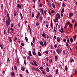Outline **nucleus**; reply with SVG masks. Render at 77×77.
<instances>
[{
  "label": "nucleus",
  "instance_id": "44",
  "mask_svg": "<svg viewBox=\"0 0 77 77\" xmlns=\"http://www.w3.org/2000/svg\"><path fill=\"white\" fill-rule=\"evenodd\" d=\"M74 21H75V20L74 19H73L72 20V23H74Z\"/></svg>",
  "mask_w": 77,
  "mask_h": 77
},
{
  "label": "nucleus",
  "instance_id": "53",
  "mask_svg": "<svg viewBox=\"0 0 77 77\" xmlns=\"http://www.w3.org/2000/svg\"><path fill=\"white\" fill-rule=\"evenodd\" d=\"M35 67H32V70H35Z\"/></svg>",
  "mask_w": 77,
  "mask_h": 77
},
{
  "label": "nucleus",
  "instance_id": "60",
  "mask_svg": "<svg viewBox=\"0 0 77 77\" xmlns=\"http://www.w3.org/2000/svg\"><path fill=\"white\" fill-rule=\"evenodd\" d=\"M51 12V13H52V14L54 13V11L52 10Z\"/></svg>",
  "mask_w": 77,
  "mask_h": 77
},
{
  "label": "nucleus",
  "instance_id": "64",
  "mask_svg": "<svg viewBox=\"0 0 77 77\" xmlns=\"http://www.w3.org/2000/svg\"><path fill=\"white\" fill-rule=\"evenodd\" d=\"M75 73L77 75V71L76 70H75Z\"/></svg>",
  "mask_w": 77,
  "mask_h": 77
},
{
  "label": "nucleus",
  "instance_id": "12",
  "mask_svg": "<svg viewBox=\"0 0 77 77\" xmlns=\"http://www.w3.org/2000/svg\"><path fill=\"white\" fill-rule=\"evenodd\" d=\"M39 18L40 20H43V17H42V16H40Z\"/></svg>",
  "mask_w": 77,
  "mask_h": 77
},
{
  "label": "nucleus",
  "instance_id": "33",
  "mask_svg": "<svg viewBox=\"0 0 77 77\" xmlns=\"http://www.w3.org/2000/svg\"><path fill=\"white\" fill-rule=\"evenodd\" d=\"M0 47H1V49L2 50H3V45H2L1 44L0 45Z\"/></svg>",
  "mask_w": 77,
  "mask_h": 77
},
{
  "label": "nucleus",
  "instance_id": "17",
  "mask_svg": "<svg viewBox=\"0 0 77 77\" xmlns=\"http://www.w3.org/2000/svg\"><path fill=\"white\" fill-rule=\"evenodd\" d=\"M17 7L19 8H21V5L20 4H18V5H17Z\"/></svg>",
  "mask_w": 77,
  "mask_h": 77
},
{
  "label": "nucleus",
  "instance_id": "42",
  "mask_svg": "<svg viewBox=\"0 0 77 77\" xmlns=\"http://www.w3.org/2000/svg\"><path fill=\"white\" fill-rule=\"evenodd\" d=\"M66 46H67V47H68L69 45H68V43L66 42Z\"/></svg>",
  "mask_w": 77,
  "mask_h": 77
},
{
  "label": "nucleus",
  "instance_id": "62",
  "mask_svg": "<svg viewBox=\"0 0 77 77\" xmlns=\"http://www.w3.org/2000/svg\"><path fill=\"white\" fill-rule=\"evenodd\" d=\"M7 61L8 63V61H10L9 58H8V60H7Z\"/></svg>",
  "mask_w": 77,
  "mask_h": 77
},
{
  "label": "nucleus",
  "instance_id": "9",
  "mask_svg": "<svg viewBox=\"0 0 77 77\" xmlns=\"http://www.w3.org/2000/svg\"><path fill=\"white\" fill-rule=\"evenodd\" d=\"M76 36H77V35H75L73 36V39L74 41H75V39H76Z\"/></svg>",
  "mask_w": 77,
  "mask_h": 77
},
{
  "label": "nucleus",
  "instance_id": "14",
  "mask_svg": "<svg viewBox=\"0 0 77 77\" xmlns=\"http://www.w3.org/2000/svg\"><path fill=\"white\" fill-rule=\"evenodd\" d=\"M11 75H13V76H14L15 75V74L14 73V72H12L11 73Z\"/></svg>",
  "mask_w": 77,
  "mask_h": 77
},
{
  "label": "nucleus",
  "instance_id": "24",
  "mask_svg": "<svg viewBox=\"0 0 77 77\" xmlns=\"http://www.w3.org/2000/svg\"><path fill=\"white\" fill-rule=\"evenodd\" d=\"M41 71H42V73L43 74H45V71H44L42 70H41Z\"/></svg>",
  "mask_w": 77,
  "mask_h": 77
},
{
  "label": "nucleus",
  "instance_id": "57",
  "mask_svg": "<svg viewBox=\"0 0 77 77\" xmlns=\"http://www.w3.org/2000/svg\"><path fill=\"white\" fill-rule=\"evenodd\" d=\"M34 64L35 65V66H38V64H37L35 63Z\"/></svg>",
  "mask_w": 77,
  "mask_h": 77
},
{
  "label": "nucleus",
  "instance_id": "40",
  "mask_svg": "<svg viewBox=\"0 0 77 77\" xmlns=\"http://www.w3.org/2000/svg\"><path fill=\"white\" fill-rule=\"evenodd\" d=\"M10 26L11 27H14V24H11L10 25Z\"/></svg>",
  "mask_w": 77,
  "mask_h": 77
},
{
  "label": "nucleus",
  "instance_id": "4",
  "mask_svg": "<svg viewBox=\"0 0 77 77\" xmlns=\"http://www.w3.org/2000/svg\"><path fill=\"white\" fill-rule=\"evenodd\" d=\"M40 45H42V46H44V43L42 41H41L40 42Z\"/></svg>",
  "mask_w": 77,
  "mask_h": 77
},
{
  "label": "nucleus",
  "instance_id": "43",
  "mask_svg": "<svg viewBox=\"0 0 77 77\" xmlns=\"http://www.w3.org/2000/svg\"><path fill=\"white\" fill-rule=\"evenodd\" d=\"M33 62L34 63V64L36 63V61H35V60H33Z\"/></svg>",
  "mask_w": 77,
  "mask_h": 77
},
{
  "label": "nucleus",
  "instance_id": "47",
  "mask_svg": "<svg viewBox=\"0 0 77 77\" xmlns=\"http://www.w3.org/2000/svg\"><path fill=\"white\" fill-rule=\"evenodd\" d=\"M21 45L22 46H24V43H21Z\"/></svg>",
  "mask_w": 77,
  "mask_h": 77
},
{
  "label": "nucleus",
  "instance_id": "41",
  "mask_svg": "<svg viewBox=\"0 0 77 77\" xmlns=\"http://www.w3.org/2000/svg\"><path fill=\"white\" fill-rule=\"evenodd\" d=\"M74 61V60H73V59L71 60V61H70V62L71 63H72V62H73Z\"/></svg>",
  "mask_w": 77,
  "mask_h": 77
},
{
  "label": "nucleus",
  "instance_id": "34",
  "mask_svg": "<svg viewBox=\"0 0 77 77\" xmlns=\"http://www.w3.org/2000/svg\"><path fill=\"white\" fill-rule=\"evenodd\" d=\"M44 13L45 15H47V12H46V11H44Z\"/></svg>",
  "mask_w": 77,
  "mask_h": 77
},
{
  "label": "nucleus",
  "instance_id": "2",
  "mask_svg": "<svg viewBox=\"0 0 77 77\" xmlns=\"http://www.w3.org/2000/svg\"><path fill=\"white\" fill-rule=\"evenodd\" d=\"M56 51L57 52L58 54H60V53H61V51L59 49H57Z\"/></svg>",
  "mask_w": 77,
  "mask_h": 77
},
{
  "label": "nucleus",
  "instance_id": "51",
  "mask_svg": "<svg viewBox=\"0 0 77 77\" xmlns=\"http://www.w3.org/2000/svg\"><path fill=\"white\" fill-rule=\"evenodd\" d=\"M48 5L49 7H51V4L50 3H48Z\"/></svg>",
  "mask_w": 77,
  "mask_h": 77
},
{
  "label": "nucleus",
  "instance_id": "38",
  "mask_svg": "<svg viewBox=\"0 0 77 77\" xmlns=\"http://www.w3.org/2000/svg\"><path fill=\"white\" fill-rule=\"evenodd\" d=\"M48 51H45V53L46 54H48Z\"/></svg>",
  "mask_w": 77,
  "mask_h": 77
},
{
  "label": "nucleus",
  "instance_id": "13",
  "mask_svg": "<svg viewBox=\"0 0 77 77\" xmlns=\"http://www.w3.org/2000/svg\"><path fill=\"white\" fill-rule=\"evenodd\" d=\"M65 69L66 71H67V70H68V67L67 66H65Z\"/></svg>",
  "mask_w": 77,
  "mask_h": 77
},
{
  "label": "nucleus",
  "instance_id": "8",
  "mask_svg": "<svg viewBox=\"0 0 77 77\" xmlns=\"http://www.w3.org/2000/svg\"><path fill=\"white\" fill-rule=\"evenodd\" d=\"M21 69L22 71H23L24 72L25 70V68L23 67H22L21 68Z\"/></svg>",
  "mask_w": 77,
  "mask_h": 77
},
{
  "label": "nucleus",
  "instance_id": "48",
  "mask_svg": "<svg viewBox=\"0 0 77 77\" xmlns=\"http://www.w3.org/2000/svg\"><path fill=\"white\" fill-rule=\"evenodd\" d=\"M76 26H77V23L75 24V25H74L75 28V27H76Z\"/></svg>",
  "mask_w": 77,
  "mask_h": 77
},
{
  "label": "nucleus",
  "instance_id": "54",
  "mask_svg": "<svg viewBox=\"0 0 77 77\" xmlns=\"http://www.w3.org/2000/svg\"><path fill=\"white\" fill-rule=\"evenodd\" d=\"M42 4H40L39 5L40 7H42Z\"/></svg>",
  "mask_w": 77,
  "mask_h": 77
},
{
  "label": "nucleus",
  "instance_id": "20",
  "mask_svg": "<svg viewBox=\"0 0 77 77\" xmlns=\"http://www.w3.org/2000/svg\"><path fill=\"white\" fill-rule=\"evenodd\" d=\"M52 5L53 6V8H56V7H55V5H54V4L53 3Z\"/></svg>",
  "mask_w": 77,
  "mask_h": 77
},
{
  "label": "nucleus",
  "instance_id": "45",
  "mask_svg": "<svg viewBox=\"0 0 77 77\" xmlns=\"http://www.w3.org/2000/svg\"><path fill=\"white\" fill-rule=\"evenodd\" d=\"M6 33V30H4V35H5Z\"/></svg>",
  "mask_w": 77,
  "mask_h": 77
},
{
  "label": "nucleus",
  "instance_id": "59",
  "mask_svg": "<svg viewBox=\"0 0 77 77\" xmlns=\"http://www.w3.org/2000/svg\"><path fill=\"white\" fill-rule=\"evenodd\" d=\"M19 75L21 77H23V75H21V74H20Z\"/></svg>",
  "mask_w": 77,
  "mask_h": 77
},
{
  "label": "nucleus",
  "instance_id": "6",
  "mask_svg": "<svg viewBox=\"0 0 77 77\" xmlns=\"http://www.w3.org/2000/svg\"><path fill=\"white\" fill-rule=\"evenodd\" d=\"M57 21H58V17H57V16L55 18V22H57Z\"/></svg>",
  "mask_w": 77,
  "mask_h": 77
},
{
  "label": "nucleus",
  "instance_id": "30",
  "mask_svg": "<svg viewBox=\"0 0 77 77\" xmlns=\"http://www.w3.org/2000/svg\"><path fill=\"white\" fill-rule=\"evenodd\" d=\"M51 49H54V48H53V46L52 45H51Z\"/></svg>",
  "mask_w": 77,
  "mask_h": 77
},
{
  "label": "nucleus",
  "instance_id": "19",
  "mask_svg": "<svg viewBox=\"0 0 77 77\" xmlns=\"http://www.w3.org/2000/svg\"><path fill=\"white\" fill-rule=\"evenodd\" d=\"M46 71L48 72H49V68L48 67H47L46 68Z\"/></svg>",
  "mask_w": 77,
  "mask_h": 77
},
{
  "label": "nucleus",
  "instance_id": "55",
  "mask_svg": "<svg viewBox=\"0 0 77 77\" xmlns=\"http://www.w3.org/2000/svg\"><path fill=\"white\" fill-rule=\"evenodd\" d=\"M1 8H3V4H2L1 5Z\"/></svg>",
  "mask_w": 77,
  "mask_h": 77
},
{
  "label": "nucleus",
  "instance_id": "63",
  "mask_svg": "<svg viewBox=\"0 0 77 77\" xmlns=\"http://www.w3.org/2000/svg\"><path fill=\"white\" fill-rule=\"evenodd\" d=\"M48 77H53V76H52V75H49L48 76Z\"/></svg>",
  "mask_w": 77,
  "mask_h": 77
},
{
  "label": "nucleus",
  "instance_id": "50",
  "mask_svg": "<svg viewBox=\"0 0 77 77\" xmlns=\"http://www.w3.org/2000/svg\"><path fill=\"white\" fill-rule=\"evenodd\" d=\"M66 23L69 25H70V23H69V21H68Z\"/></svg>",
  "mask_w": 77,
  "mask_h": 77
},
{
  "label": "nucleus",
  "instance_id": "27",
  "mask_svg": "<svg viewBox=\"0 0 77 77\" xmlns=\"http://www.w3.org/2000/svg\"><path fill=\"white\" fill-rule=\"evenodd\" d=\"M51 62H52V59H51L49 60V63H51Z\"/></svg>",
  "mask_w": 77,
  "mask_h": 77
},
{
  "label": "nucleus",
  "instance_id": "16",
  "mask_svg": "<svg viewBox=\"0 0 77 77\" xmlns=\"http://www.w3.org/2000/svg\"><path fill=\"white\" fill-rule=\"evenodd\" d=\"M35 37H33V40L32 42L34 43L35 42Z\"/></svg>",
  "mask_w": 77,
  "mask_h": 77
},
{
  "label": "nucleus",
  "instance_id": "37",
  "mask_svg": "<svg viewBox=\"0 0 77 77\" xmlns=\"http://www.w3.org/2000/svg\"><path fill=\"white\" fill-rule=\"evenodd\" d=\"M54 47L55 48H57V45H54Z\"/></svg>",
  "mask_w": 77,
  "mask_h": 77
},
{
  "label": "nucleus",
  "instance_id": "61",
  "mask_svg": "<svg viewBox=\"0 0 77 77\" xmlns=\"http://www.w3.org/2000/svg\"><path fill=\"white\" fill-rule=\"evenodd\" d=\"M14 16H16L17 15V13H15L14 14Z\"/></svg>",
  "mask_w": 77,
  "mask_h": 77
},
{
  "label": "nucleus",
  "instance_id": "23",
  "mask_svg": "<svg viewBox=\"0 0 77 77\" xmlns=\"http://www.w3.org/2000/svg\"><path fill=\"white\" fill-rule=\"evenodd\" d=\"M42 36L43 37H45V34L44 33H43V34H42Z\"/></svg>",
  "mask_w": 77,
  "mask_h": 77
},
{
  "label": "nucleus",
  "instance_id": "5",
  "mask_svg": "<svg viewBox=\"0 0 77 77\" xmlns=\"http://www.w3.org/2000/svg\"><path fill=\"white\" fill-rule=\"evenodd\" d=\"M57 42H60V38L57 37Z\"/></svg>",
  "mask_w": 77,
  "mask_h": 77
},
{
  "label": "nucleus",
  "instance_id": "39",
  "mask_svg": "<svg viewBox=\"0 0 77 77\" xmlns=\"http://www.w3.org/2000/svg\"><path fill=\"white\" fill-rule=\"evenodd\" d=\"M51 27L52 29H53V23L51 24Z\"/></svg>",
  "mask_w": 77,
  "mask_h": 77
},
{
  "label": "nucleus",
  "instance_id": "22",
  "mask_svg": "<svg viewBox=\"0 0 77 77\" xmlns=\"http://www.w3.org/2000/svg\"><path fill=\"white\" fill-rule=\"evenodd\" d=\"M32 54L33 55L35 56V55H36V52L35 51H32Z\"/></svg>",
  "mask_w": 77,
  "mask_h": 77
},
{
  "label": "nucleus",
  "instance_id": "15",
  "mask_svg": "<svg viewBox=\"0 0 77 77\" xmlns=\"http://www.w3.org/2000/svg\"><path fill=\"white\" fill-rule=\"evenodd\" d=\"M70 42L71 43L73 42V39H72V38H71L70 39Z\"/></svg>",
  "mask_w": 77,
  "mask_h": 77
},
{
  "label": "nucleus",
  "instance_id": "18",
  "mask_svg": "<svg viewBox=\"0 0 77 77\" xmlns=\"http://www.w3.org/2000/svg\"><path fill=\"white\" fill-rule=\"evenodd\" d=\"M57 15L59 19H60V15L59 14H57Z\"/></svg>",
  "mask_w": 77,
  "mask_h": 77
},
{
  "label": "nucleus",
  "instance_id": "36",
  "mask_svg": "<svg viewBox=\"0 0 77 77\" xmlns=\"http://www.w3.org/2000/svg\"><path fill=\"white\" fill-rule=\"evenodd\" d=\"M25 39H26V41L27 42V41H28V39L27 38V37H25Z\"/></svg>",
  "mask_w": 77,
  "mask_h": 77
},
{
  "label": "nucleus",
  "instance_id": "35",
  "mask_svg": "<svg viewBox=\"0 0 77 77\" xmlns=\"http://www.w3.org/2000/svg\"><path fill=\"white\" fill-rule=\"evenodd\" d=\"M17 38L15 37L14 39V41H17Z\"/></svg>",
  "mask_w": 77,
  "mask_h": 77
},
{
  "label": "nucleus",
  "instance_id": "28",
  "mask_svg": "<svg viewBox=\"0 0 77 77\" xmlns=\"http://www.w3.org/2000/svg\"><path fill=\"white\" fill-rule=\"evenodd\" d=\"M65 10V9L64 8H63L61 11V13H63L64 12V10Z\"/></svg>",
  "mask_w": 77,
  "mask_h": 77
},
{
  "label": "nucleus",
  "instance_id": "26",
  "mask_svg": "<svg viewBox=\"0 0 77 77\" xmlns=\"http://www.w3.org/2000/svg\"><path fill=\"white\" fill-rule=\"evenodd\" d=\"M20 17H21V19H23V15H22V14H21V13H20Z\"/></svg>",
  "mask_w": 77,
  "mask_h": 77
},
{
  "label": "nucleus",
  "instance_id": "58",
  "mask_svg": "<svg viewBox=\"0 0 77 77\" xmlns=\"http://www.w3.org/2000/svg\"><path fill=\"white\" fill-rule=\"evenodd\" d=\"M26 73H29V71H28V70H26Z\"/></svg>",
  "mask_w": 77,
  "mask_h": 77
},
{
  "label": "nucleus",
  "instance_id": "7",
  "mask_svg": "<svg viewBox=\"0 0 77 77\" xmlns=\"http://www.w3.org/2000/svg\"><path fill=\"white\" fill-rule=\"evenodd\" d=\"M69 16L70 17H71L73 16V14L72 13H70L69 14Z\"/></svg>",
  "mask_w": 77,
  "mask_h": 77
},
{
  "label": "nucleus",
  "instance_id": "32",
  "mask_svg": "<svg viewBox=\"0 0 77 77\" xmlns=\"http://www.w3.org/2000/svg\"><path fill=\"white\" fill-rule=\"evenodd\" d=\"M14 69H15V70H17V66H14Z\"/></svg>",
  "mask_w": 77,
  "mask_h": 77
},
{
  "label": "nucleus",
  "instance_id": "46",
  "mask_svg": "<svg viewBox=\"0 0 77 77\" xmlns=\"http://www.w3.org/2000/svg\"><path fill=\"white\" fill-rule=\"evenodd\" d=\"M55 59L56 60H57V56H55Z\"/></svg>",
  "mask_w": 77,
  "mask_h": 77
},
{
  "label": "nucleus",
  "instance_id": "52",
  "mask_svg": "<svg viewBox=\"0 0 77 77\" xmlns=\"http://www.w3.org/2000/svg\"><path fill=\"white\" fill-rule=\"evenodd\" d=\"M62 6H63V7L65 6V4H64V3H62Z\"/></svg>",
  "mask_w": 77,
  "mask_h": 77
},
{
  "label": "nucleus",
  "instance_id": "1",
  "mask_svg": "<svg viewBox=\"0 0 77 77\" xmlns=\"http://www.w3.org/2000/svg\"><path fill=\"white\" fill-rule=\"evenodd\" d=\"M7 16L8 20H6V24L7 26V27L8 28V27H9V25H10V24H11V19H10V17H9V13H7Z\"/></svg>",
  "mask_w": 77,
  "mask_h": 77
},
{
  "label": "nucleus",
  "instance_id": "56",
  "mask_svg": "<svg viewBox=\"0 0 77 77\" xmlns=\"http://www.w3.org/2000/svg\"><path fill=\"white\" fill-rule=\"evenodd\" d=\"M46 37H47V38L48 39V38H49V36H48V35H47Z\"/></svg>",
  "mask_w": 77,
  "mask_h": 77
},
{
  "label": "nucleus",
  "instance_id": "11",
  "mask_svg": "<svg viewBox=\"0 0 77 77\" xmlns=\"http://www.w3.org/2000/svg\"><path fill=\"white\" fill-rule=\"evenodd\" d=\"M44 45H45V46H46L47 45V42H46V40L44 41Z\"/></svg>",
  "mask_w": 77,
  "mask_h": 77
},
{
  "label": "nucleus",
  "instance_id": "25",
  "mask_svg": "<svg viewBox=\"0 0 77 77\" xmlns=\"http://www.w3.org/2000/svg\"><path fill=\"white\" fill-rule=\"evenodd\" d=\"M29 56H32V54H31V51H29Z\"/></svg>",
  "mask_w": 77,
  "mask_h": 77
},
{
  "label": "nucleus",
  "instance_id": "21",
  "mask_svg": "<svg viewBox=\"0 0 77 77\" xmlns=\"http://www.w3.org/2000/svg\"><path fill=\"white\" fill-rule=\"evenodd\" d=\"M38 54L39 56H41V53H40V52H38Z\"/></svg>",
  "mask_w": 77,
  "mask_h": 77
},
{
  "label": "nucleus",
  "instance_id": "31",
  "mask_svg": "<svg viewBox=\"0 0 77 77\" xmlns=\"http://www.w3.org/2000/svg\"><path fill=\"white\" fill-rule=\"evenodd\" d=\"M70 25L69 26V27H70V28H71V27H72V24H70Z\"/></svg>",
  "mask_w": 77,
  "mask_h": 77
},
{
  "label": "nucleus",
  "instance_id": "3",
  "mask_svg": "<svg viewBox=\"0 0 77 77\" xmlns=\"http://www.w3.org/2000/svg\"><path fill=\"white\" fill-rule=\"evenodd\" d=\"M39 15H40V13H39V12H38L37 15V16H36V17L37 19H38L39 18V17H40Z\"/></svg>",
  "mask_w": 77,
  "mask_h": 77
},
{
  "label": "nucleus",
  "instance_id": "10",
  "mask_svg": "<svg viewBox=\"0 0 77 77\" xmlns=\"http://www.w3.org/2000/svg\"><path fill=\"white\" fill-rule=\"evenodd\" d=\"M41 14H42L44 15V12L43 11V9H42L40 11Z\"/></svg>",
  "mask_w": 77,
  "mask_h": 77
},
{
  "label": "nucleus",
  "instance_id": "29",
  "mask_svg": "<svg viewBox=\"0 0 77 77\" xmlns=\"http://www.w3.org/2000/svg\"><path fill=\"white\" fill-rule=\"evenodd\" d=\"M56 74H58V69H57L56 70Z\"/></svg>",
  "mask_w": 77,
  "mask_h": 77
},
{
  "label": "nucleus",
  "instance_id": "49",
  "mask_svg": "<svg viewBox=\"0 0 77 77\" xmlns=\"http://www.w3.org/2000/svg\"><path fill=\"white\" fill-rule=\"evenodd\" d=\"M63 41H64V42H66V40L65 39H63Z\"/></svg>",
  "mask_w": 77,
  "mask_h": 77
}]
</instances>
